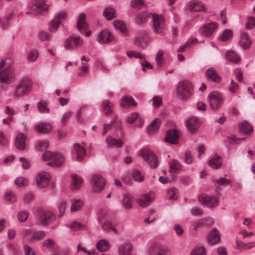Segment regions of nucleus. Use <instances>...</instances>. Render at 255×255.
<instances>
[{
	"label": "nucleus",
	"instance_id": "ea45409f",
	"mask_svg": "<svg viewBox=\"0 0 255 255\" xmlns=\"http://www.w3.org/2000/svg\"><path fill=\"white\" fill-rule=\"evenodd\" d=\"M122 203L124 207L127 209L132 207V198L129 194H125L123 196Z\"/></svg>",
	"mask_w": 255,
	"mask_h": 255
},
{
	"label": "nucleus",
	"instance_id": "774afa93",
	"mask_svg": "<svg viewBox=\"0 0 255 255\" xmlns=\"http://www.w3.org/2000/svg\"><path fill=\"white\" fill-rule=\"evenodd\" d=\"M8 142V138L2 131L0 130V145H5Z\"/></svg>",
	"mask_w": 255,
	"mask_h": 255
},
{
	"label": "nucleus",
	"instance_id": "338daca9",
	"mask_svg": "<svg viewBox=\"0 0 255 255\" xmlns=\"http://www.w3.org/2000/svg\"><path fill=\"white\" fill-rule=\"evenodd\" d=\"M175 195V190L174 188L168 189L166 191V198L168 200H173Z\"/></svg>",
	"mask_w": 255,
	"mask_h": 255
},
{
	"label": "nucleus",
	"instance_id": "f8f14e48",
	"mask_svg": "<svg viewBox=\"0 0 255 255\" xmlns=\"http://www.w3.org/2000/svg\"><path fill=\"white\" fill-rule=\"evenodd\" d=\"M218 24L215 22H211L201 26L199 30V33L206 37L212 35L214 31L217 28Z\"/></svg>",
	"mask_w": 255,
	"mask_h": 255
},
{
	"label": "nucleus",
	"instance_id": "9b49d317",
	"mask_svg": "<svg viewBox=\"0 0 255 255\" xmlns=\"http://www.w3.org/2000/svg\"><path fill=\"white\" fill-rule=\"evenodd\" d=\"M156 253L158 255H171V254L170 251L165 246L153 243L149 249V253L150 255H152Z\"/></svg>",
	"mask_w": 255,
	"mask_h": 255
},
{
	"label": "nucleus",
	"instance_id": "3c124183",
	"mask_svg": "<svg viewBox=\"0 0 255 255\" xmlns=\"http://www.w3.org/2000/svg\"><path fill=\"white\" fill-rule=\"evenodd\" d=\"M113 23L115 27L117 29L120 30L122 33H124L126 32V27L123 22L119 20H115Z\"/></svg>",
	"mask_w": 255,
	"mask_h": 255
},
{
	"label": "nucleus",
	"instance_id": "423d86ee",
	"mask_svg": "<svg viewBox=\"0 0 255 255\" xmlns=\"http://www.w3.org/2000/svg\"><path fill=\"white\" fill-rule=\"evenodd\" d=\"M198 199L200 203L206 207L214 208L219 203V199L216 196L202 194L199 196Z\"/></svg>",
	"mask_w": 255,
	"mask_h": 255
},
{
	"label": "nucleus",
	"instance_id": "2f4dec72",
	"mask_svg": "<svg viewBox=\"0 0 255 255\" xmlns=\"http://www.w3.org/2000/svg\"><path fill=\"white\" fill-rule=\"evenodd\" d=\"M226 60L234 63H238L240 61V57L234 51L229 50L225 55Z\"/></svg>",
	"mask_w": 255,
	"mask_h": 255
},
{
	"label": "nucleus",
	"instance_id": "1a4fd4ad",
	"mask_svg": "<svg viewBox=\"0 0 255 255\" xmlns=\"http://www.w3.org/2000/svg\"><path fill=\"white\" fill-rule=\"evenodd\" d=\"M186 8L191 12H205L206 7L200 0H191L186 5Z\"/></svg>",
	"mask_w": 255,
	"mask_h": 255
},
{
	"label": "nucleus",
	"instance_id": "aec40b11",
	"mask_svg": "<svg viewBox=\"0 0 255 255\" xmlns=\"http://www.w3.org/2000/svg\"><path fill=\"white\" fill-rule=\"evenodd\" d=\"M205 76L207 80L213 82L219 83L221 81V77L216 70L211 67L206 72Z\"/></svg>",
	"mask_w": 255,
	"mask_h": 255
},
{
	"label": "nucleus",
	"instance_id": "2eb2a0df",
	"mask_svg": "<svg viewBox=\"0 0 255 255\" xmlns=\"http://www.w3.org/2000/svg\"><path fill=\"white\" fill-rule=\"evenodd\" d=\"M39 219L42 225H46L55 220V216L51 211L43 210L40 213Z\"/></svg>",
	"mask_w": 255,
	"mask_h": 255
},
{
	"label": "nucleus",
	"instance_id": "4c0bfd02",
	"mask_svg": "<svg viewBox=\"0 0 255 255\" xmlns=\"http://www.w3.org/2000/svg\"><path fill=\"white\" fill-rule=\"evenodd\" d=\"M96 247L100 252H106L110 248L109 242L106 240H102L98 242Z\"/></svg>",
	"mask_w": 255,
	"mask_h": 255
},
{
	"label": "nucleus",
	"instance_id": "603ef678",
	"mask_svg": "<svg viewBox=\"0 0 255 255\" xmlns=\"http://www.w3.org/2000/svg\"><path fill=\"white\" fill-rule=\"evenodd\" d=\"M191 255H206L205 250L202 247H195L192 251Z\"/></svg>",
	"mask_w": 255,
	"mask_h": 255
},
{
	"label": "nucleus",
	"instance_id": "052dcab7",
	"mask_svg": "<svg viewBox=\"0 0 255 255\" xmlns=\"http://www.w3.org/2000/svg\"><path fill=\"white\" fill-rule=\"evenodd\" d=\"M118 117L116 116L114 119L111 122L110 124H105L104 125V128L103 132V134L105 135L106 134L107 131L111 128V127L115 124L116 121L117 120Z\"/></svg>",
	"mask_w": 255,
	"mask_h": 255
},
{
	"label": "nucleus",
	"instance_id": "ddd939ff",
	"mask_svg": "<svg viewBox=\"0 0 255 255\" xmlns=\"http://www.w3.org/2000/svg\"><path fill=\"white\" fill-rule=\"evenodd\" d=\"M83 44V40L79 36H70L64 42V47L66 49H73Z\"/></svg>",
	"mask_w": 255,
	"mask_h": 255
},
{
	"label": "nucleus",
	"instance_id": "0eeeda50",
	"mask_svg": "<svg viewBox=\"0 0 255 255\" xmlns=\"http://www.w3.org/2000/svg\"><path fill=\"white\" fill-rule=\"evenodd\" d=\"M94 192L99 193L104 188L106 182L105 179L100 175H93L90 180Z\"/></svg>",
	"mask_w": 255,
	"mask_h": 255
},
{
	"label": "nucleus",
	"instance_id": "49530a36",
	"mask_svg": "<svg viewBox=\"0 0 255 255\" xmlns=\"http://www.w3.org/2000/svg\"><path fill=\"white\" fill-rule=\"evenodd\" d=\"M163 51L161 50L158 51L156 55V61L157 64L158 68H161L164 63Z\"/></svg>",
	"mask_w": 255,
	"mask_h": 255
},
{
	"label": "nucleus",
	"instance_id": "09e8293b",
	"mask_svg": "<svg viewBox=\"0 0 255 255\" xmlns=\"http://www.w3.org/2000/svg\"><path fill=\"white\" fill-rule=\"evenodd\" d=\"M70 228L74 231L84 230L86 229V226L78 222L75 221L70 225Z\"/></svg>",
	"mask_w": 255,
	"mask_h": 255
},
{
	"label": "nucleus",
	"instance_id": "4468645a",
	"mask_svg": "<svg viewBox=\"0 0 255 255\" xmlns=\"http://www.w3.org/2000/svg\"><path fill=\"white\" fill-rule=\"evenodd\" d=\"M50 181V174L46 172H40L36 177V184L39 188L46 187Z\"/></svg>",
	"mask_w": 255,
	"mask_h": 255
},
{
	"label": "nucleus",
	"instance_id": "6e6d98bb",
	"mask_svg": "<svg viewBox=\"0 0 255 255\" xmlns=\"http://www.w3.org/2000/svg\"><path fill=\"white\" fill-rule=\"evenodd\" d=\"M245 26L248 30L251 29L255 26V17L253 16L248 17Z\"/></svg>",
	"mask_w": 255,
	"mask_h": 255
},
{
	"label": "nucleus",
	"instance_id": "13d9d810",
	"mask_svg": "<svg viewBox=\"0 0 255 255\" xmlns=\"http://www.w3.org/2000/svg\"><path fill=\"white\" fill-rule=\"evenodd\" d=\"M15 183L18 187H23L26 186L28 184V181L24 177H20L15 179Z\"/></svg>",
	"mask_w": 255,
	"mask_h": 255
},
{
	"label": "nucleus",
	"instance_id": "5fc2aeb1",
	"mask_svg": "<svg viewBox=\"0 0 255 255\" xmlns=\"http://www.w3.org/2000/svg\"><path fill=\"white\" fill-rule=\"evenodd\" d=\"M38 56V53L35 50L30 51L28 53V60L30 62H34Z\"/></svg>",
	"mask_w": 255,
	"mask_h": 255
},
{
	"label": "nucleus",
	"instance_id": "69168bd1",
	"mask_svg": "<svg viewBox=\"0 0 255 255\" xmlns=\"http://www.w3.org/2000/svg\"><path fill=\"white\" fill-rule=\"evenodd\" d=\"M228 89L231 93H235L239 89L238 84L235 83L233 80H231V84Z\"/></svg>",
	"mask_w": 255,
	"mask_h": 255
},
{
	"label": "nucleus",
	"instance_id": "f03ea898",
	"mask_svg": "<svg viewBox=\"0 0 255 255\" xmlns=\"http://www.w3.org/2000/svg\"><path fill=\"white\" fill-rule=\"evenodd\" d=\"M192 89V84L188 81L179 82L176 87V93L181 100H186L191 95Z\"/></svg>",
	"mask_w": 255,
	"mask_h": 255
},
{
	"label": "nucleus",
	"instance_id": "72a5a7b5",
	"mask_svg": "<svg viewBox=\"0 0 255 255\" xmlns=\"http://www.w3.org/2000/svg\"><path fill=\"white\" fill-rule=\"evenodd\" d=\"M74 148L77 152L76 160L80 161L84 157L86 153L85 148L81 146L78 143L74 145Z\"/></svg>",
	"mask_w": 255,
	"mask_h": 255
},
{
	"label": "nucleus",
	"instance_id": "79ce46f5",
	"mask_svg": "<svg viewBox=\"0 0 255 255\" xmlns=\"http://www.w3.org/2000/svg\"><path fill=\"white\" fill-rule=\"evenodd\" d=\"M233 37V32L231 29L225 30L222 34L219 37L220 40L225 42L230 40Z\"/></svg>",
	"mask_w": 255,
	"mask_h": 255
},
{
	"label": "nucleus",
	"instance_id": "a211bd4d",
	"mask_svg": "<svg viewBox=\"0 0 255 255\" xmlns=\"http://www.w3.org/2000/svg\"><path fill=\"white\" fill-rule=\"evenodd\" d=\"M14 78L13 71L11 68H7L0 72V80L6 84L12 82Z\"/></svg>",
	"mask_w": 255,
	"mask_h": 255
},
{
	"label": "nucleus",
	"instance_id": "9d476101",
	"mask_svg": "<svg viewBox=\"0 0 255 255\" xmlns=\"http://www.w3.org/2000/svg\"><path fill=\"white\" fill-rule=\"evenodd\" d=\"M201 124L200 120L196 116L189 117L186 122V126L191 133L198 132Z\"/></svg>",
	"mask_w": 255,
	"mask_h": 255
},
{
	"label": "nucleus",
	"instance_id": "e433bc0d",
	"mask_svg": "<svg viewBox=\"0 0 255 255\" xmlns=\"http://www.w3.org/2000/svg\"><path fill=\"white\" fill-rule=\"evenodd\" d=\"M164 141L171 144H175V128L169 129L167 131Z\"/></svg>",
	"mask_w": 255,
	"mask_h": 255
},
{
	"label": "nucleus",
	"instance_id": "f704fd0d",
	"mask_svg": "<svg viewBox=\"0 0 255 255\" xmlns=\"http://www.w3.org/2000/svg\"><path fill=\"white\" fill-rule=\"evenodd\" d=\"M106 142L108 146H115L117 148L121 147L123 145V142L121 139H117L111 136L106 138Z\"/></svg>",
	"mask_w": 255,
	"mask_h": 255
},
{
	"label": "nucleus",
	"instance_id": "0e129e2a",
	"mask_svg": "<svg viewBox=\"0 0 255 255\" xmlns=\"http://www.w3.org/2000/svg\"><path fill=\"white\" fill-rule=\"evenodd\" d=\"M131 5L133 7L140 9L144 5L143 0H132Z\"/></svg>",
	"mask_w": 255,
	"mask_h": 255
},
{
	"label": "nucleus",
	"instance_id": "37998d69",
	"mask_svg": "<svg viewBox=\"0 0 255 255\" xmlns=\"http://www.w3.org/2000/svg\"><path fill=\"white\" fill-rule=\"evenodd\" d=\"M226 176L225 175V176ZM213 183L218 186H226L231 183V180L227 179L226 177H222L218 179L214 180Z\"/></svg>",
	"mask_w": 255,
	"mask_h": 255
},
{
	"label": "nucleus",
	"instance_id": "a18cd8bd",
	"mask_svg": "<svg viewBox=\"0 0 255 255\" xmlns=\"http://www.w3.org/2000/svg\"><path fill=\"white\" fill-rule=\"evenodd\" d=\"M83 205V202L80 200L72 201L71 210L72 212L77 211L81 209Z\"/></svg>",
	"mask_w": 255,
	"mask_h": 255
},
{
	"label": "nucleus",
	"instance_id": "20e7f679",
	"mask_svg": "<svg viewBox=\"0 0 255 255\" xmlns=\"http://www.w3.org/2000/svg\"><path fill=\"white\" fill-rule=\"evenodd\" d=\"M42 157L44 160H51L48 163L50 166H60L64 161V157L61 153H54L50 151H45Z\"/></svg>",
	"mask_w": 255,
	"mask_h": 255
},
{
	"label": "nucleus",
	"instance_id": "b1692460",
	"mask_svg": "<svg viewBox=\"0 0 255 255\" xmlns=\"http://www.w3.org/2000/svg\"><path fill=\"white\" fill-rule=\"evenodd\" d=\"M52 126L48 123H41L35 126V131L39 133L45 134L52 130Z\"/></svg>",
	"mask_w": 255,
	"mask_h": 255
},
{
	"label": "nucleus",
	"instance_id": "7ed1b4c3",
	"mask_svg": "<svg viewBox=\"0 0 255 255\" xmlns=\"http://www.w3.org/2000/svg\"><path fill=\"white\" fill-rule=\"evenodd\" d=\"M140 155L150 168L153 169L157 168L159 164L158 159L152 151L147 148L142 149L140 150Z\"/></svg>",
	"mask_w": 255,
	"mask_h": 255
},
{
	"label": "nucleus",
	"instance_id": "680f3d73",
	"mask_svg": "<svg viewBox=\"0 0 255 255\" xmlns=\"http://www.w3.org/2000/svg\"><path fill=\"white\" fill-rule=\"evenodd\" d=\"M127 54L130 58L134 57L138 59L142 58V55L138 51H128L127 52Z\"/></svg>",
	"mask_w": 255,
	"mask_h": 255
},
{
	"label": "nucleus",
	"instance_id": "473e14b6",
	"mask_svg": "<svg viewBox=\"0 0 255 255\" xmlns=\"http://www.w3.org/2000/svg\"><path fill=\"white\" fill-rule=\"evenodd\" d=\"M85 17L86 16L83 13H80L78 17L77 26L78 29L81 31L85 30L88 27L87 24L85 21Z\"/></svg>",
	"mask_w": 255,
	"mask_h": 255
},
{
	"label": "nucleus",
	"instance_id": "c85d7f7f",
	"mask_svg": "<svg viewBox=\"0 0 255 255\" xmlns=\"http://www.w3.org/2000/svg\"><path fill=\"white\" fill-rule=\"evenodd\" d=\"M121 106L122 107H125L126 106L135 107L137 106V103L132 97L124 96L122 98Z\"/></svg>",
	"mask_w": 255,
	"mask_h": 255
},
{
	"label": "nucleus",
	"instance_id": "5701e85b",
	"mask_svg": "<svg viewBox=\"0 0 255 255\" xmlns=\"http://www.w3.org/2000/svg\"><path fill=\"white\" fill-rule=\"evenodd\" d=\"M239 130L240 133L244 134H251L253 131V128L245 121L239 125Z\"/></svg>",
	"mask_w": 255,
	"mask_h": 255
},
{
	"label": "nucleus",
	"instance_id": "bf43d9fd",
	"mask_svg": "<svg viewBox=\"0 0 255 255\" xmlns=\"http://www.w3.org/2000/svg\"><path fill=\"white\" fill-rule=\"evenodd\" d=\"M28 217V213L26 211H20L17 214V219L20 222L25 221Z\"/></svg>",
	"mask_w": 255,
	"mask_h": 255
},
{
	"label": "nucleus",
	"instance_id": "c9c22d12",
	"mask_svg": "<svg viewBox=\"0 0 255 255\" xmlns=\"http://www.w3.org/2000/svg\"><path fill=\"white\" fill-rule=\"evenodd\" d=\"M114 106L108 100H105L102 103V110L106 115H110L113 113Z\"/></svg>",
	"mask_w": 255,
	"mask_h": 255
},
{
	"label": "nucleus",
	"instance_id": "cd10ccee",
	"mask_svg": "<svg viewBox=\"0 0 255 255\" xmlns=\"http://www.w3.org/2000/svg\"><path fill=\"white\" fill-rule=\"evenodd\" d=\"M71 176L72 180L71 184V189L72 190H77L82 186L83 183L82 178L76 174H72Z\"/></svg>",
	"mask_w": 255,
	"mask_h": 255
},
{
	"label": "nucleus",
	"instance_id": "f3484780",
	"mask_svg": "<svg viewBox=\"0 0 255 255\" xmlns=\"http://www.w3.org/2000/svg\"><path fill=\"white\" fill-rule=\"evenodd\" d=\"M45 2V0H34L31 7L32 10L36 13L47 10L49 5L46 4Z\"/></svg>",
	"mask_w": 255,
	"mask_h": 255
},
{
	"label": "nucleus",
	"instance_id": "de8ad7c7",
	"mask_svg": "<svg viewBox=\"0 0 255 255\" xmlns=\"http://www.w3.org/2000/svg\"><path fill=\"white\" fill-rule=\"evenodd\" d=\"M152 106L154 108H158L163 104L162 98L159 96H154L152 99Z\"/></svg>",
	"mask_w": 255,
	"mask_h": 255
},
{
	"label": "nucleus",
	"instance_id": "393cba45",
	"mask_svg": "<svg viewBox=\"0 0 255 255\" xmlns=\"http://www.w3.org/2000/svg\"><path fill=\"white\" fill-rule=\"evenodd\" d=\"M251 43V40L248 34L245 32L242 33L239 40L240 45L244 49H248L250 47Z\"/></svg>",
	"mask_w": 255,
	"mask_h": 255
},
{
	"label": "nucleus",
	"instance_id": "e2e57ef3",
	"mask_svg": "<svg viewBox=\"0 0 255 255\" xmlns=\"http://www.w3.org/2000/svg\"><path fill=\"white\" fill-rule=\"evenodd\" d=\"M5 199L8 202H13L16 200L14 194L11 191H7L5 194Z\"/></svg>",
	"mask_w": 255,
	"mask_h": 255
},
{
	"label": "nucleus",
	"instance_id": "8fccbe9b",
	"mask_svg": "<svg viewBox=\"0 0 255 255\" xmlns=\"http://www.w3.org/2000/svg\"><path fill=\"white\" fill-rule=\"evenodd\" d=\"M60 24V20H56L54 18L50 22L49 26V29L51 32H55L57 29L58 25Z\"/></svg>",
	"mask_w": 255,
	"mask_h": 255
},
{
	"label": "nucleus",
	"instance_id": "bb28decb",
	"mask_svg": "<svg viewBox=\"0 0 255 255\" xmlns=\"http://www.w3.org/2000/svg\"><path fill=\"white\" fill-rule=\"evenodd\" d=\"M161 124V121L159 119L155 118L147 127V131L149 134H153L159 128Z\"/></svg>",
	"mask_w": 255,
	"mask_h": 255
},
{
	"label": "nucleus",
	"instance_id": "864d4df0",
	"mask_svg": "<svg viewBox=\"0 0 255 255\" xmlns=\"http://www.w3.org/2000/svg\"><path fill=\"white\" fill-rule=\"evenodd\" d=\"M38 38L41 41H48L51 39V36L47 32L41 31L38 33Z\"/></svg>",
	"mask_w": 255,
	"mask_h": 255
},
{
	"label": "nucleus",
	"instance_id": "39448f33",
	"mask_svg": "<svg viewBox=\"0 0 255 255\" xmlns=\"http://www.w3.org/2000/svg\"><path fill=\"white\" fill-rule=\"evenodd\" d=\"M208 100L211 108L214 111L220 108L224 101L221 94L217 91H213L209 94Z\"/></svg>",
	"mask_w": 255,
	"mask_h": 255
},
{
	"label": "nucleus",
	"instance_id": "c03bdc74",
	"mask_svg": "<svg viewBox=\"0 0 255 255\" xmlns=\"http://www.w3.org/2000/svg\"><path fill=\"white\" fill-rule=\"evenodd\" d=\"M37 108L39 112L44 113H48L49 112V109L47 107V104L44 101L38 102Z\"/></svg>",
	"mask_w": 255,
	"mask_h": 255
},
{
	"label": "nucleus",
	"instance_id": "a19ab883",
	"mask_svg": "<svg viewBox=\"0 0 255 255\" xmlns=\"http://www.w3.org/2000/svg\"><path fill=\"white\" fill-rule=\"evenodd\" d=\"M46 236V234L43 231H36L34 232L31 236V241H40L44 239Z\"/></svg>",
	"mask_w": 255,
	"mask_h": 255
},
{
	"label": "nucleus",
	"instance_id": "4be33fe9",
	"mask_svg": "<svg viewBox=\"0 0 255 255\" xmlns=\"http://www.w3.org/2000/svg\"><path fill=\"white\" fill-rule=\"evenodd\" d=\"M220 235L216 228H214L210 232L207 237V241L210 245H214L219 242Z\"/></svg>",
	"mask_w": 255,
	"mask_h": 255
},
{
	"label": "nucleus",
	"instance_id": "412c9836",
	"mask_svg": "<svg viewBox=\"0 0 255 255\" xmlns=\"http://www.w3.org/2000/svg\"><path fill=\"white\" fill-rule=\"evenodd\" d=\"M223 164V160L220 155L216 154L208 161V165L213 169H218Z\"/></svg>",
	"mask_w": 255,
	"mask_h": 255
},
{
	"label": "nucleus",
	"instance_id": "7c9ffc66",
	"mask_svg": "<svg viewBox=\"0 0 255 255\" xmlns=\"http://www.w3.org/2000/svg\"><path fill=\"white\" fill-rule=\"evenodd\" d=\"M153 14V13H147V12L145 11L141 14H138L136 16L135 22L136 23L139 24H142L145 22L149 18H151Z\"/></svg>",
	"mask_w": 255,
	"mask_h": 255
},
{
	"label": "nucleus",
	"instance_id": "c756f323",
	"mask_svg": "<svg viewBox=\"0 0 255 255\" xmlns=\"http://www.w3.org/2000/svg\"><path fill=\"white\" fill-rule=\"evenodd\" d=\"M132 250V245L130 243H125L119 247V255H128Z\"/></svg>",
	"mask_w": 255,
	"mask_h": 255
},
{
	"label": "nucleus",
	"instance_id": "6ab92c4d",
	"mask_svg": "<svg viewBox=\"0 0 255 255\" xmlns=\"http://www.w3.org/2000/svg\"><path fill=\"white\" fill-rule=\"evenodd\" d=\"M153 199V194H145L139 196L136 199V202L140 207H145L152 201Z\"/></svg>",
	"mask_w": 255,
	"mask_h": 255
},
{
	"label": "nucleus",
	"instance_id": "58836bf2",
	"mask_svg": "<svg viewBox=\"0 0 255 255\" xmlns=\"http://www.w3.org/2000/svg\"><path fill=\"white\" fill-rule=\"evenodd\" d=\"M103 15L108 20H111L116 16V10L111 7H108L105 9Z\"/></svg>",
	"mask_w": 255,
	"mask_h": 255
},
{
	"label": "nucleus",
	"instance_id": "a878e982",
	"mask_svg": "<svg viewBox=\"0 0 255 255\" xmlns=\"http://www.w3.org/2000/svg\"><path fill=\"white\" fill-rule=\"evenodd\" d=\"M15 145L18 149L22 150L25 148L26 146L25 137L23 133H20L17 135L15 140Z\"/></svg>",
	"mask_w": 255,
	"mask_h": 255
},
{
	"label": "nucleus",
	"instance_id": "4d7b16f0",
	"mask_svg": "<svg viewBox=\"0 0 255 255\" xmlns=\"http://www.w3.org/2000/svg\"><path fill=\"white\" fill-rule=\"evenodd\" d=\"M132 177L134 180L139 182L142 181L144 179V177L141 175V172L136 169L133 170Z\"/></svg>",
	"mask_w": 255,
	"mask_h": 255
},
{
	"label": "nucleus",
	"instance_id": "dca6fc26",
	"mask_svg": "<svg viewBox=\"0 0 255 255\" xmlns=\"http://www.w3.org/2000/svg\"><path fill=\"white\" fill-rule=\"evenodd\" d=\"M113 35L108 29H104L98 35L97 41L102 44H107L113 41Z\"/></svg>",
	"mask_w": 255,
	"mask_h": 255
},
{
	"label": "nucleus",
	"instance_id": "6e6552de",
	"mask_svg": "<svg viewBox=\"0 0 255 255\" xmlns=\"http://www.w3.org/2000/svg\"><path fill=\"white\" fill-rule=\"evenodd\" d=\"M153 22L152 29L156 34L161 33L164 28V19L162 15L153 13L151 18Z\"/></svg>",
	"mask_w": 255,
	"mask_h": 255
},
{
	"label": "nucleus",
	"instance_id": "f257e3e1",
	"mask_svg": "<svg viewBox=\"0 0 255 255\" xmlns=\"http://www.w3.org/2000/svg\"><path fill=\"white\" fill-rule=\"evenodd\" d=\"M31 81L28 78H23L15 87L14 92V98H21L28 94L32 87Z\"/></svg>",
	"mask_w": 255,
	"mask_h": 255
}]
</instances>
